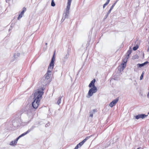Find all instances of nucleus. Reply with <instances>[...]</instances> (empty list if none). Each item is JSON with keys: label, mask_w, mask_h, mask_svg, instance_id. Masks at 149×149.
I'll return each mask as SVG.
<instances>
[{"label": "nucleus", "mask_w": 149, "mask_h": 149, "mask_svg": "<svg viewBox=\"0 0 149 149\" xmlns=\"http://www.w3.org/2000/svg\"><path fill=\"white\" fill-rule=\"evenodd\" d=\"M45 88L42 87L39 89L34 93L33 101L32 102V105L34 109H37L39 105L41 99L42 98V95L44 94L43 91Z\"/></svg>", "instance_id": "obj_1"}, {"label": "nucleus", "mask_w": 149, "mask_h": 149, "mask_svg": "<svg viewBox=\"0 0 149 149\" xmlns=\"http://www.w3.org/2000/svg\"><path fill=\"white\" fill-rule=\"evenodd\" d=\"M55 53L56 51H55L52 58L51 61L48 66L47 72L45 74V79H47L50 78L51 73L52 72L54 68V63L55 61Z\"/></svg>", "instance_id": "obj_2"}, {"label": "nucleus", "mask_w": 149, "mask_h": 149, "mask_svg": "<svg viewBox=\"0 0 149 149\" xmlns=\"http://www.w3.org/2000/svg\"><path fill=\"white\" fill-rule=\"evenodd\" d=\"M30 131V130H28L26 132H25L21 134L19 136H18L17 139L14 141H13L10 142V144L11 146H14L16 145L17 143L18 140L21 137L27 134L28 133H29Z\"/></svg>", "instance_id": "obj_3"}, {"label": "nucleus", "mask_w": 149, "mask_h": 149, "mask_svg": "<svg viewBox=\"0 0 149 149\" xmlns=\"http://www.w3.org/2000/svg\"><path fill=\"white\" fill-rule=\"evenodd\" d=\"M97 91V89L96 87H92L89 91L87 97H89L91 96L93 94L96 93Z\"/></svg>", "instance_id": "obj_4"}, {"label": "nucleus", "mask_w": 149, "mask_h": 149, "mask_svg": "<svg viewBox=\"0 0 149 149\" xmlns=\"http://www.w3.org/2000/svg\"><path fill=\"white\" fill-rule=\"evenodd\" d=\"M91 136L86 137L82 142L78 144L74 149H78Z\"/></svg>", "instance_id": "obj_5"}, {"label": "nucleus", "mask_w": 149, "mask_h": 149, "mask_svg": "<svg viewBox=\"0 0 149 149\" xmlns=\"http://www.w3.org/2000/svg\"><path fill=\"white\" fill-rule=\"evenodd\" d=\"M72 0H68L67 5L66 8V13H69V10L70 8V5Z\"/></svg>", "instance_id": "obj_6"}, {"label": "nucleus", "mask_w": 149, "mask_h": 149, "mask_svg": "<svg viewBox=\"0 0 149 149\" xmlns=\"http://www.w3.org/2000/svg\"><path fill=\"white\" fill-rule=\"evenodd\" d=\"M119 99L118 98H117L115 100H114L109 104V106L111 107H112L114 106L115 105L116 103L118 101Z\"/></svg>", "instance_id": "obj_7"}, {"label": "nucleus", "mask_w": 149, "mask_h": 149, "mask_svg": "<svg viewBox=\"0 0 149 149\" xmlns=\"http://www.w3.org/2000/svg\"><path fill=\"white\" fill-rule=\"evenodd\" d=\"M96 80L95 79H94L91 81L90 84H89L88 86L90 88H92L94 87H96L95 85V83Z\"/></svg>", "instance_id": "obj_8"}, {"label": "nucleus", "mask_w": 149, "mask_h": 149, "mask_svg": "<svg viewBox=\"0 0 149 149\" xmlns=\"http://www.w3.org/2000/svg\"><path fill=\"white\" fill-rule=\"evenodd\" d=\"M126 63L122 62V63L121 64V69L122 70H123L124 68L126 67Z\"/></svg>", "instance_id": "obj_9"}, {"label": "nucleus", "mask_w": 149, "mask_h": 149, "mask_svg": "<svg viewBox=\"0 0 149 149\" xmlns=\"http://www.w3.org/2000/svg\"><path fill=\"white\" fill-rule=\"evenodd\" d=\"M148 63V62L146 61L145 62H144L143 63H142V64H138V66L139 67H141L143 66L144 65H145V64H147Z\"/></svg>", "instance_id": "obj_10"}, {"label": "nucleus", "mask_w": 149, "mask_h": 149, "mask_svg": "<svg viewBox=\"0 0 149 149\" xmlns=\"http://www.w3.org/2000/svg\"><path fill=\"white\" fill-rule=\"evenodd\" d=\"M129 56L125 55V57L124 58L123 60V62L127 63L128 59L129 58Z\"/></svg>", "instance_id": "obj_11"}, {"label": "nucleus", "mask_w": 149, "mask_h": 149, "mask_svg": "<svg viewBox=\"0 0 149 149\" xmlns=\"http://www.w3.org/2000/svg\"><path fill=\"white\" fill-rule=\"evenodd\" d=\"M132 51V50L131 49L129 50L126 53V55L129 56L130 55Z\"/></svg>", "instance_id": "obj_12"}, {"label": "nucleus", "mask_w": 149, "mask_h": 149, "mask_svg": "<svg viewBox=\"0 0 149 149\" xmlns=\"http://www.w3.org/2000/svg\"><path fill=\"white\" fill-rule=\"evenodd\" d=\"M110 0H107V2L104 3L103 6V8H104L105 6L108 4Z\"/></svg>", "instance_id": "obj_13"}, {"label": "nucleus", "mask_w": 149, "mask_h": 149, "mask_svg": "<svg viewBox=\"0 0 149 149\" xmlns=\"http://www.w3.org/2000/svg\"><path fill=\"white\" fill-rule=\"evenodd\" d=\"M140 118H142V119L145 118V117H146L147 116L144 114H140Z\"/></svg>", "instance_id": "obj_14"}, {"label": "nucleus", "mask_w": 149, "mask_h": 149, "mask_svg": "<svg viewBox=\"0 0 149 149\" xmlns=\"http://www.w3.org/2000/svg\"><path fill=\"white\" fill-rule=\"evenodd\" d=\"M61 98L60 97H58V100L57 102V103L58 104H59L61 102Z\"/></svg>", "instance_id": "obj_15"}, {"label": "nucleus", "mask_w": 149, "mask_h": 149, "mask_svg": "<svg viewBox=\"0 0 149 149\" xmlns=\"http://www.w3.org/2000/svg\"><path fill=\"white\" fill-rule=\"evenodd\" d=\"M26 10V9L25 8H24L23 9V10L21 12V13L22 14H23L24 12Z\"/></svg>", "instance_id": "obj_16"}, {"label": "nucleus", "mask_w": 149, "mask_h": 149, "mask_svg": "<svg viewBox=\"0 0 149 149\" xmlns=\"http://www.w3.org/2000/svg\"><path fill=\"white\" fill-rule=\"evenodd\" d=\"M116 2H117V1H116L115 3H114L113 4L112 6H111V7L110 8V10H111L113 9V8L115 6V4H116Z\"/></svg>", "instance_id": "obj_17"}, {"label": "nucleus", "mask_w": 149, "mask_h": 149, "mask_svg": "<svg viewBox=\"0 0 149 149\" xmlns=\"http://www.w3.org/2000/svg\"><path fill=\"white\" fill-rule=\"evenodd\" d=\"M23 15L21 13H20V14H19L17 17L18 19H20L22 17Z\"/></svg>", "instance_id": "obj_18"}, {"label": "nucleus", "mask_w": 149, "mask_h": 149, "mask_svg": "<svg viewBox=\"0 0 149 149\" xmlns=\"http://www.w3.org/2000/svg\"><path fill=\"white\" fill-rule=\"evenodd\" d=\"M55 4L54 1V0H52L51 2V6H55Z\"/></svg>", "instance_id": "obj_19"}, {"label": "nucleus", "mask_w": 149, "mask_h": 149, "mask_svg": "<svg viewBox=\"0 0 149 149\" xmlns=\"http://www.w3.org/2000/svg\"><path fill=\"white\" fill-rule=\"evenodd\" d=\"M143 75H144V72H143L142 74H141L140 78V79L142 80L143 79Z\"/></svg>", "instance_id": "obj_20"}, {"label": "nucleus", "mask_w": 149, "mask_h": 149, "mask_svg": "<svg viewBox=\"0 0 149 149\" xmlns=\"http://www.w3.org/2000/svg\"><path fill=\"white\" fill-rule=\"evenodd\" d=\"M138 48V46H136L135 47H134L133 48V49L134 50H137Z\"/></svg>", "instance_id": "obj_21"}, {"label": "nucleus", "mask_w": 149, "mask_h": 149, "mask_svg": "<svg viewBox=\"0 0 149 149\" xmlns=\"http://www.w3.org/2000/svg\"><path fill=\"white\" fill-rule=\"evenodd\" d=\"M140 118H140V114L139 115H138L137 116H135V118L136 119H138Z\"/></svg>", "instance_id": "obj_22"}, {"label": "nucleus", "mask_w": 149, "mask_h": 149, "mask_svg": "<svg viewBox=\"0 0 149 149\" xmlns=\"http://www.w3.org/2000/svg\"><path fill=\"white\" fill-rule=\"evenodd\" d=\"M93 113H94L95 112H97V111L96 109H93Z\"/></svg>", "instance_id": "obj_23"}, {"label": "nucleus", "mask_w": 149, "mask_h": 149, "mask_svg": "<svg viewBox=\"0 0 149 149\" xmlns=\"http://www.w3.org/2000/svg\"><path fill=\"white\" fill-rule=\"evenodd\" d=\"M147 96L148 97L149 96V92L148 93V94H147Z\"/></svg>", "instance_id": "obj_24"}, {"label": "nucleus", "mask_w": 149, "mask_h": 149, "mask_svg": "<svg viewBox=\"0 0 149 149\" xmlns=\"http://www.w3.org/2000/svg\"><path fill=\"white\" fill-rule=\"evenodd\" d=\"M90 116H91V117H93V114H91H91H90Z\"/></svg>", "instance_id": "obj_25"}, {"label": "nucleus", "mask_w": 149, "mask_h": 149, "mask_svg": "<svg viewBox=\"0 0 149 149\" xmlns=\"http://www.w3.org/2000/svg\"><path fill=\"white\" fill-rule=\"evenodd\" d=\"M147 51L149 52V47L148 48V49H147Z\"/></svg>", "instance_id": "obj_26"}, {"label": "nucleus", "mask_w": 149, "mask_h": 149, "mask_svg": "<svg viewBox=\"0 0 149 149\" xmlns=\"http://www.w3.org/2000/svg\"><path fill=\"white\" fill-rule=\"evenodd\" d=\"M111 11V10H110H110H109V12H110Z\"/></svg>", "instance_id": "obj_27"}, {"label": "nucleus", "mask_w": 149, "mask_h": 149, "mask_svg": "<svg viewBox=\"0 0 149 149\" xmlns=\"http://www.w3.org/2000/svg\"><path fill=\"white\" fill-rule=\"evenodd\" d=\"M45 44H46V45H47V43H46Z\"/></svg>", "instance_id": "obj_28"}, {"label": "nucleus", "mask_w": 149, "mask_h": 149, "mask_svg": "<svg viewBox=\"0 0 149 149\" xmlns=\"http://www.w3.org/2000/svg\"><path fill=\"white\" fill-rule=\"evenodd\" d=\"M137 149H139V148H137Z\"/></svg>", "instance_id": "obj_29"}]
</instances>
